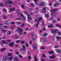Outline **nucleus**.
<instances>
[{
	"label": "nucleus",
	"mask_w": 61,
	"mask_h": 61,
	"mask_svg": "<svg viewBox=\"0 0 61 61\" xmlns=\"http://www.w3.org/2000/svg\"><path fill=\"white\" fill-rule=\"evenodd\" d=\"M38 25H39V24H37H37H36V25H35V26L36 27H37V26H38Z\"/></svg>",
	"instance_id": "de8ad7c7"
},
{
	"label": "nucleus",
	"mask_w": 61,
	"mask_h": 61,
	"mask_svg": "<svg viewBox=\"0 0 61 61\" xmlns=\"http://www.w3.org/2000/svg\"><path fill=\"white\" fill-rule=\"evenodd\" d=\"M30 5L33 7H34V4L33 3H31L30 4Z\"/></svg>",
	"instance_id": "58836bf2"
},
{
	"label": "nucleus",
	"mask_w": 61,
	"mask_h": 61,
	"mask_svg": "<svg viewBox=\"0 0 61 61\" xmlns=\"http://www.w3.org/2000/svg\"><path fill=\"white\" fill-rule=\"evenodd\" d=\"M49 54H53V51H50L49 52H48Z\"/></svg>",
	"instance_id": "aec40b11"
},
{
	"label": "nucleus",
	"mask_w": 61,
	"mask_h": 61,
	"mask_svg": "<svg viewBox=\"0 0 61 61\" xmlns=\"http://www.w3.org/2000/svg\"><path fill=\"white\" fill-rule=\"evenodd\" d=\"M45 16H46L47 17H49V15L48 14H46L45 15Z\"/></svg>",
	"instance_id": "ea45409f"
},
{
	"label": "nucleus",
	"mask_w": 61,
	"mask_h": 61,
	"mask_svg": "<svg viewBox=\"0 0 61 61\" xmlns=\"http://www.w3.org/2000/svg\"><path fill=\"white\" fill-rule=\"evenodd\" d=\"M27 18L28 19H29V20H31L32 19V17H27Z\"/></svg>",
	"instance_id": "7c9ffc66"
},
{
	"label": "nucleus",
	"mask_w": 61,
	"mask_h": 61,
	"mask_svg": "<svg viewBox=\"0 0 61 61\" xmlns=\"http://www.w3.org/2000/svg\"><path fill=\"white\" fill-rule=\"evenodd\" d=\"M57 21H60V18H57Z\"/></svg>",
	"instance_id": "864d4df0"
},
{
	"label": "nucleus",
	"mask_w": 61,
	"mask_h": 61,
	"mask_svg": "<svg viewBox=\"0 0 61 61\" xmlns=\"http://www.w3.org/2000/svg\"><path fill=\"white\" fill-rule=\"evenodd\" d=\"M11 41V40H8L7 41L8 42H10Z\"/></svg>",
	"instance_id": "69168bd1"
},
{
	"label": "nucleus",
	"mask_w": 61,
	"mask_h": 61,
	"mask_svg": "<svg viewBox=\"0 0 61 61\" xmlns=\"http://www.w3.org/2000/svg\"><path fill=\"white\" fill-rule=\"evenodd\" d=\"M41 49L42 50H44V49H45V48L44 47H42L41 48Z\"/></svg>",
	"instance_id": "79ce46f5"
},
{
	"label": "nucleus",
	"mask_w": 61,
	"mask_h": 61,
	"mask_svg": "<svg viewBox=\"0 0 61 61\" xmlns=\"http://www.w3.org/2000/svg\"><path fill=\"white\" fill-rule=\"evenodd\" d=\"M21 40H18L17 41H16V43H19V42H21Z\"/></svg>",
	"instance_id": "c85d7f7f"
},
{
	"label": "nucleus",
	"mask_w": 61,
	"mask_h": 61,
	"mask_svg": "<svg viewBox=\"0 0 61 61\" xmlns=\"http://www.w3.org/2000/svg\"><path fill=\"white\" fill-rule=\"evenodd\" d=\"M46 8L45 7H43V12L44 13H46Z\"/></svg>",
	"instance_id": "9d476101"
},
{
	"label": "nucleus",
	"mask_w": 61,
	"mask_h": 61,
	"mask_svg": "<svg viewBox=\"0 0 61 61\" xmlns=\"http://www.w3.org/2000/svg\"><path fill=\"white\" fill-rule=\"evenodd\" d=\"M43 30H44L45 31L46 30V29L45 28H43Z\"/></svg>",
	"instance_id": "0e129e2a"
},
{
	"label": "nucleus",
	"mask_w": 61,
	"mask_h": 61,
	"mask_svg": "<svg viewBox=\"0 0 61 61\" xmlns=\"http://www.w3.org/2000/svg\"><path fill=\"white\" fill-rule=\"evenodd\" d=\"M49 58L50 59H54V58H55V56L54 55H52L50 56L49 57Z\"/></svg>",
	"instance_id": "39448f33"
},
{
	"label": "nucleus",
	"mask_w": 61,
	"mask_h": 61,
	"mask_svg": "<svg viewBox=\"0 0 61 61\" xmlns=\"http://www.w3.org/2000/svg\"><path fill=\"white\" fill-rule=\"evenodd\" d=\"M42 57H46V56H45V55L44 54H43L42 55Z\"/></svg>",
	"instance_id": "4d7b16f0"
},
{
	"label": "nucleus",
	"mask_w": 61,
	"mask_h": 61,
	"mask_svg": "<svg viewBox=\"0 0 61 61\" xmlns=\"http://www.w3.org/2000/svg\"><path fill=\"white\" fill-rule=\"evenodd\" d=\"M56 26L57 27H61V26L59 25L58 24H57L56 25Z\"/></svg>",
	"instance_id": "72a5a7b5"
},
{
	"label": "nucleus",
	"mask_w": 61,
	"mask_h": 61,
	"mask_svg": "<svg viewBox=\"0 0 61 61\" xmlns=\"http://www.w3.org/2000/svg\"><path fill=\"white\" fill-rule=\"evenodd\" d=\"M6 57H7V56H4V58L2 59V61H5V60H6Z\"/></svg>",
	"instance_id": "9b49d317"
},
{
	"label": "nucleus",
	"mask_w": 61,
	"mask_h": 61,
	"mask_svg": "<svg viewBox=\"0 0 61 61\" xmlns=\"http://www.w3.org/2000/svg\"><path fill=\"white\" fill-rule=\"evenodd\" d=\"M4 28H7L8 27V26H6V25H5L4 26Z\"/></svg>",
	"instance_id": "5fc2aeb1"
},
{
	"label": "nucleus",
	"mask_w": 61,
	"mask_h": 61,
	"mask_svg": "<svg viewBox=\"0 0 61 61\" xmlns=\"http://www.w3.org/2000/svg\"><path fill=\"white\" fill-rule=\"evenodd\" d=\"M56 22V20H54L53 21V23H55Z\"/></svg>",
	"instance_id": "37998d69"
},
{
	"label": "nucleus",
	"mask_w": 61,
	"mask_h": 61,
	"mask_svg": "<svg viewBox=\"0 0 61 61\" xmlns=\"http://www.w3.org/2000/svg\"><path fill=\"white\" fill-rule=\"evenodd\" d=\"M6 50V48H3L1 50V51L2 52H4L5 50Z\"/></svg>",
	"instance_id": "a878e982"
},
{
	"label": "nucleus",
	"mask_w": 61,
	"mask_h": 61,
	"mask_svg": "<svg viewBox=\"0 0 61 61\" xmlns=\"http://www.w3.org/2000/svg\"><path fill=\"white\" fill-rule=\"evenodd\" d=\"M15 53L16 54V55H19V54H20V53H19V52L18 51H15Z\"/></svg>",
	"instance_id": "cd10ccee"
},
{
	"label": "nucleus",
	"mask_w": 61,
	"mask_h": 61,
	"mask_svg": "<svg viewBox=\"0 0 61 61\" xmlns=\"http://www.w3.org/2000/svg\"><path fill=\"white\" fill-rule=\"evenodd\" d=\"M6 41L3 40L2 41V43L4 44H7V43H6Z\"/></svg>",
	"instance_id": "4468645a"
},
{
	"label": "nucleus",
	"mask_w": 61,
	"mask_h": 61,
	"mask_svg": "<svg viewBox=\"0 0 61 61\" xmlns=\"http://www.w3.org/2000/svg\"><path fill=\"white\" fill-rule=\"evenodd\" d=\"M10 24V21L9 20L7 21L4 22L5 25H8Z\"/></svg>",
	"instance_id": "6e6552de"
},
{
	"label": "nucleus",
	"mask_w": 61,
	"mask_h": 61,
	"mask_svg": "<svg viewBox=\"0 0 61 61\" xmlns=\"http://www.w3.org/2000/svg\"><path fill=\"white\" fill-rule=\"evenodd\" d=\"M7 3L8 4H13V2L12 1H7Z\"/></svg>",
	"instance_id": "f8f14e48"
},
{
	"label": "nucleus",
	"mask_w": 61,
	"mask_h": 61,
	"mask_svg": "<svg viewBox=\"0 0 61 61\" xmlns=\"http://www.w3.org/2000/svg\"><path fill=\"white\" fill-rule=\"evenodd\" d=\"M7 17V16L6 15H4L3 16V19L4 20H5L6 19V18Z\"/></svg>",
	"instance_id": "4be33fe9"
},
{
	"label": "nucleus",
	"mask_w": 61,
	"mask_h": 61,
	"mask_svg": "<svg viewBox=\"0 0 61 61\" xmlns=\"http://www.w3.org/2000/svg\"><path fill=\"white\" fill-rule=\"evenodd\" d=\"M13 60L14 61H19V60L18 58L16 57L14 58Z\"/></svg>",
	"instance_id": "0eeeda50"
},
{
	"label": "nucleus",
	"mask_w": 61,
	"mask_h": 61,
	"mask_svg": "<svg viewBox=\"0 0 61 61\" xmlns=\"http://www.w3.org/2000/svg\"><path fill=\"white\" fill-rule=\"evenodd\" d=\"M22 44H24L25 43V42L24 41H22L21 42Z\"/></svg>",
	"instance_id": "e2e57ef3"
},
{
	"label": "nucleus",
	"mask_w": 61,
	"mask_h": 61,
	"mask_svg": "<svg viewBox=\"0 0 61 61\" xmlns=\"http://www.w3.org/2000/svg\"><path fill=\"white\" fill-rule=\"evenodd\" d=\"M22 47H23V48H25V45H22Z\"/></svg>",
	"instance_id": "49530a36"
},
{
	"label": "nucleus",
	"mask_w": 61,
	"mask_h": 61,
	"mask_svg": "<svg viewBox=\"0 0 61 61\" xmlns=\"http://www.w3.org/2000/svg\"><path fill=\"white\" fill-rule=\"evenodd\" d=\"M57 39H60V38H59V37H57Z\"/></svg>",
	"instance_id": "338daca9"
},
{
	"label": "nucleus",
	"mask_w": 61,
	"mask_h": 61,
	"mask_svg": "<svg viewBox=\"0 0 61 61\" xmlns=\"http://www.w3.org/2000/svg\"><path fill=\"white\" fill-rule=\"evenodd\" d=\"M15 24V22H12L11 23V25H13Z\"/></svg>",
	"instance_id": "09e8293b"
},
{
	"label": "nucleus",
	"mask_w": 61,
	"mask_h": 61,
	"mask_svg": "<svg viewBox=\"0 0 61 61\" xmlns=\"http://www.w3.org/2000/svg\"><path fill=\"white\" fill-rule=\"evenodd\" d=\"M21 19L24 20H25V17H23Z\"/></svg>",
	"instance_id": "2f4dec72"
},
{
	"label": "nucleus",
	"mask_w": 61,
	"mask_h": 61,
	"mask_svg": "<svg viewBox=\"0 0 61 61\" xmlns=\"http://www.w3.org/2000/svg\"><path fill=\"white\" fill-rule=\"evenodd\" d=\"M44 41L45 42H47V40L46 39H44Z\"/></svg>",
	"instance_id": "6e6d98bb"
},
{
	"label": "nucleus",
	"mask_w": 61,
	"mask_h": 61,
	"mask_svg": "<svg viewBox=\"0 0 61 61\" xmlns=\"http://www.w3.org/2000/svg\"><path fill=\"white\" fill-rule=\"evenodd\" d=\"M23 49H20V51H23Z\"/></svg>",
	"instance_id": "774afa93"
},
{
	"label": "nucleus",
	"mask_w": 61,
	"mask_h": 61,
	"mask_svg": "<svg viewBox=\"0 0 61 61\" xmlns=\"http://www.w3.org/2000/svg\"><path fill=\"white\" fill-rule=\"evenodd\" d=\"M34 1L35 2V4L36 5H37V3L36 2L38 1V0H34Z\"/></svg>",
	"instance_id": "5701e85b"
},
{
	"label": "nucleus",
	"mask_w": 61,
	"mask_h": 61,
	"mask_svg": "<svg viewBox=\"0 0 61 61\" xmlns=\"http://www.w3.org/2000/svg\"><path fill=\"white\" fill-rule=\"evenodd\" d=\"M42 17H40L38 18V20L37 22V24H39V22H40L41 20H42Z\"/></svg>",
	"instance_id": "423d86ee"
},
{
	"label": "nucleus",
	"mask_w": 61,
	"mask_h": 61,
	"mask_svg": "<svg viewBox=\"0 0 61 61\" xmlns=\"http://www.w3.org/2000/svg\"><path fill=\"white\" fill-rule=\"evenodd\" d=\"M50 30L51 31V32L52 33H56V31H57V30L56 29H55L53 30V29H51Z\"/></svg>",
	"instance_id": "7ed1b4c3"
},
{
	"label": "nucleus",
	"mask_w": 61,
	"mask_h": 61,
	"mask_svg": "<svg viewBox=\"0 0 61 61\" xmlns=\"http://www.w3.org/2000/svg\"><path fill=\"white\" fill-rule=\"evenodd\" d=\"M15 9L14 8H12L10 9L9 10V11H15Z\"/></svg>",
	"instance_id": "ddd939ff"
},
{
	"label": "nucleus",
	"mask_w": 61,
	"mask_h": 61,
	"mask_svg": "<svg viewBox=\"0 0 61 61\" xmlns=\"http://www.w3.org/2000/svg\"><path fill=\"white\" fill-rule=\"evenodd\" d=\"M13 56H12L11 57H9L8 58V60H10L11 61V60H12V58H13Z\"/></svg>",
	"instance_id": "f3484780"
},
{
	"label": "nucleus",
	"mask_w": 61,
	"mask_h": 61,
	"mask_svg": "<svg viewBox=\"0 0 61 61\" xmlns=\"http://www.w3.org/2000/svg\"><path fill=\"white\" fill-rule=\"evenodd\" d=\"M17 30L19 32V34L21 36L22 34H23V30L21 28H18L17 29Z\"/></svg>",
	"instance_id": "f257e3e1"
},
{
	"label": "nucleus",
	"mask_w": 61,
	"mask_h": 61,
	"mask_svg": "<svg viewBox=\"0 0 61 61\" xmlns=\"http://www.w3.org/2000/svg\"><path fill=\"white\" fill-rule=\"evenodd\" d=\"M34 34L33 33H32V34H31V36H32V37H33V36H34Z\"/></svg>",
	"instance_id": "680f3d73"
},
{
	"label": "nucleus",
	"mask_w": 61,
	"mask_h": 61,
	"mask_svg": "<svg viewBox=\"0 0 61 61\" xmlns=\"http://www.w3.org/2000/svg\"><path fill=\"white\" fill-rule=\"evenodd\" d=\"M0 6H3V5H2V4H0Z\"/></svg>",
	"instance_id": "052dcab7"
},
{
	"label": "nucleus",
	"mask_w": 61,
	"mask_h": 61,
	"mask_svg": "<svg viewBox=\"0 0 61 61\" xmlns=\"http://www.w3.org/2000/svg\"><path fill=\"white\" fill-rule=\"evenodd\" d=\"M33 50H35L36 49V46H35V45H34L33 46Z\"/></svg>",
	"instance_id": "412c9836"
},
{
	"label": "nucleus",
	"mask_w": 61,
	"mask_h": 61,
	"mask_svg": "<svg viewBox=\"0 0 61 61\" xmlns=\"http://www.w3.org/2000/svg\"><path fill=\"white\" fill-rule=\"evenodd\" d=\"M56 51L58 53H60V52H61V51L60 50H59L58 49H56Z\"/></svg>",
	"instance_id": "a211bd4d"
},
{
	"label": "nucleus",
	"mask_w": 61,
	"mask_h": 61,
	"mask_svg": "<svg viewBox=\"0 0 61 61\" xmlns=\"http://www.w3.org/2000/svg\"><path fill=\"white\" fill-rule=\"evenodd\" d=\"M25 46L26 47H29V45H28V44H26Z\"/></svg>",
	"instance_id": "473e14b6"
},
{
	"label": "nucleus",
	"mask_w": 61,
	"mask_h": 61,
	"mask_svg": "<svg viewBox=\"0 0 61 61\" xmlns=\"http://www.w3.org/2000/svg\"><path fill=\"white\" fill-rule=\"evenodd\" d=\"M47 36V34L46 33L43 35V36Z\"/></svg>",
	"instance_id": "a18cd8bd"
},
{
	"label": "nucleus",
	"mask_w": 61,
	"mask_h": 61,
	"mask_svg": "<svg viewBox=\"0 0 61 61\" xmlns=\"http://www.w3.org/2000/svg\"><path fill=\"white\" fill-rule=\"evenodd\" d=\"M58 35H59V36L61 35V33L60 32H58Z\"/></svg>",
	"instance_id": "8fccbe9b"
},
{
	"label": "nucleus",
	"mask_w": 61,
	"mask_h": 61,
	"mask_svg": "<svg viewBox=\"0 0 61 61\" xmlns=\"http://www.w3.org/2000/svg\"><path fill=\"white\" fill-rule=\"evenodd\" d=\"M53 25L52 24H51L50 25H48V28H50V27H53Z\"/></svg>",
	"instance_id": "b1692460"
},
{
	"label": "nucleus",
	"mask_w": 61,
	"mask_h": 61,
	"mask_svg": "<svg viewBox=\"0 0 61 61\" xmlns=\"http://www.w3.org/2000/svg\"><path fill=\"white\" fill-rule=\"evenodd\" d=\"M45 4V2H42L40 3L39 4V5L41 6H43Z\"/></svg>",
	"instance_id": "20e7f679"
},
{
	"label": "nucleus",
	"mask_w": 61,
	"mask_h": 61,
	"mask_svg": "<svg viewBox=\"0 0 61 61\" xmlns=\"http://www.w3.org/2000/svg\"><path fill=\"white\" fill-rule=\"evenodd\" d=\"M19 56L20 57V58H23V57L22 56H21V55H19Z\"/></svg>",
	"instance_id": "a19ab883"
},
{
	"label": "nucleus",
	"mask_w": 61,
	"mask_h": 61,
	"mask_svg": "<svg viewBox=\"0 0 61 61\" xmlns=\"http://www.w3.org/2000/svg\"><path fill=\"white\" fill-rule=\"evenodd\" d=\"M2 10L3 11H4L5 12H6L7 11V10H6V9H3Z\"/></svg>",
	"instance_id": "f704fd0d"
},
{
	"label": "nucleus",
	"mask_w": 61,
	"mask_h": 61,
	"mask_svg": "<svg viewBox=\"0 0 61 61\" xmlns=\"http://www.w3.org/2000/svg\"><path fill=\"white\" fill-rule=\"evenodd\" d=\"M58 5V3L57 2L54 4V7H56Z\"/></svg>",
	"instance_id": "2eb2a0df"
},
{
	"label": "nucleus",
	"mask_w": 61,
	"mask_h": 61,
	"mask_svg": "<svg viewBox=\"0 0 61 61\" xmlns=\"http://www.w3.org/2000/svg\"><path fill=\"white\" fill-rule=\"evenodd\" d=\"M21 7L22 8H23V9H24L25 7V6L24 5H21Z\"/></svg>",
	"instance_id": "c756f323"
},
{
	"label": "nucleus",
	"mask_w": 61,
	"mask_h": 61,
	"mask_svg": "<svg viewBox=\"0 0 61 61\" xmlns=\"http://www.w3.org/2000/svg\"><path fill=\"white\" fill-rule=\"evenodd\" d=\"M32 41H30V42L29 43L30 44H32Z\"/></svg>",
	"instance_id": "bf43d9fd"
},
{
	"label": "nucleus",
	"mask_w": 61,
	"mask_h": 61,
	"mask_svg": "<svg viewBox=\"0 0 61 61\" xmlns=\"http://www.w3.org/2000/svg\"><path fill=\"white\" fill-rule=\"evenodd\" d=\"M16 20H21V19L20 18H16Z\"/></svg>",
	"instance_id": "603ef678"
},
{
	"label": "nucleus",
	"mask_w": 61,
	"mask_h": 61,
	"mask_svg": "<svg viewBox=\"0 0 61 61\" xmlns=\"http://www.w3.org/2000/svg\"><path fill=\"white\" fill-rule=\"evenodd\" d=\"M25 23H22V25H21L22 27V28H24V26H25Z\"/></svg>",
	"instance_id": "bb28decb"
},
{
	"label": "nucleus",
	"mask_w": 61,
	"mask_h": 61,
	"mask_svg": "<svg viewBox=\"0 0 61 61\" xmlns=\"http://www.w3.org/2000/svg\"><path fill=\"white\" fill-rule=\"evenodd\" d=\"M8 55L9 56H12V55H11V53L8 54Z\"/></svg>",
	"instance_id": "c03bdc74"
},
{
	"label": "nucleus",
	"mask_w": 61,
	"mask_h": 61,
	"mask_svg": "<svg viewBox=\"0 0 61 61\" xmlns=\"http://www.w3.org/2000/svg\"><path fill=\"white\" fill-rule=\"evenodd\" d=\"M18 15L20 14V15H21V16L20 17L21 18H22L24 17V15H22L19 12H18Z\"/></svg>",
	"instance_id": "dca6fc26"
},
{
	"label": "nucleus",
	"mask_w": 61,
	"mask_h": 61,
	"mask_svg": "<svg viewBox=\"0 0 61 61\" xmlns=\"http://www.w3.org/2000/svg\"><path fill=\"white\" fill-rule=\"evenodd\" d=\"M56 10H57V9H55L54 10H51L50 12L51 13V15H55V11H56Z\"/></svg>",
	"instance_id": "f03ea898"
},
{
	"label": "nucleus",
	"mask_w": 61,
	"mask_h": 61,
	"mask_svg": "<svg viewBox=\"0 0 61 61\" xmlns=\"http://www.w3.org/2000/svg\"><path fill=\"white\" fill-rule=\"evenodd\" d=\"M2 24H0V29H1L2 27Z\"/></svg>",
	"instance_id": "c9c22d12"
},
{
	"label": "nucleus",
	"mask_w": 61,
	"mask_h": 61,
	"mask_svg": "<svg viewBox=\"0 0 61 61\" xmlns=\"http://www.w3.org/2000/svg\"><path fill=\"white\" fill-rule=\"evenodd\" d=\"M23 12L24 13H25V14H27L28 13V12L26 11H24Z\"/></svg>",
	"instance_id": "3c124183"
},
{
	"label": "nucleus",
	"mask_w": 61,
	"mask_h": 61,
	"mask_svg": "<svg viewBox=\"0 0 61 61\" xmlns=\"http://www.w3.org/2000/svg\"><path fill=\"white\" fill-rule=\"evenodd\" d=\"M23 50L24 51H26V50L25 49V48H23Z\"/></svg>",
	"instance_id": "13d9d810"
},
{
	"label": "nucleus",
	"mask_w": 61,
	"mask_h": 61,
	"mask_svg": "<svg viewBox=\"0 0 61 61\" xmlns=\"http://www.w3.org/2000/svg\"><path fill=\"white\" fill-rule=\"evenodd\" d=\"M1 31H2L3 33H4V32H7V30H4L3 29L1 30Z\"/></svg>",
	"instance_id": "393cba45"
},
{
	"label": "nucleus",
	"mask_w": 61,
	"mask_h": 61,
	"mask_svg": "<svg viewBox=\"0 0 61 61\" xmlns=\"http://www.w3.org/2000/svg\"><path fill=\"white\" fill-rule=\"evenodd\" d=\"M17 25H21L22 23V22L20 21H19L17 22Z\"/></svg>",
	"instance_id": "6ab92c4d"
},
{
	"label": "nucleus",
	"mask_w": 61,
	"mask_h": 61,
	"mask_svg": "<svg viewBox=\"0 0 61 61\" xmlns=\"http://www.w3.org/2000/svg\"><path fill=\"white\" fill-rule=\"evenodd\" d=\"M14 45V43L13 42L10 43L9 44V46H13Z\"/></svg>",
	"instance_id": "1a4fd4ad"
},
{
	"label": "nucleus",
	"mask_w": 61,
	"mask_h": 61,
	"mask_svg": "<svg viewBox=\"0 0 61 61\" xmlns=\"http://www.w3.org/2000/svg\"><path fill=\"white\" fill-rule=\"evenodd\" d=\"M28 59H29V60H30L31 59V56H29L28 57Z\"/></svg>",
	"instance_id": "4c0bfd02"
},
{
	"label": "nucleus",
	"mask_w": 61,
	"mask_h": 61,
	"mask_svg": "<svg viewBox=\"0 0 61 61\" xmlns=\"http://www.w3.org/2000/svg\"><path fill=\"white\" fill-rule=\"evenodd\" d=\"M7 34L8 35H10L11 34V32L10 31H8L7 32Z\"/></svg>",
	"instance_id": "e433bc0d"
}]
</instances>
